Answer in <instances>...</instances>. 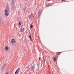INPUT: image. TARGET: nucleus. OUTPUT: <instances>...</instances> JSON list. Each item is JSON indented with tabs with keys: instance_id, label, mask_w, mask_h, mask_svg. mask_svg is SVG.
Wrapping results in <instances>:
<instances>
[{
	"instance_id": "f257e3e1",
	"label": "nucleus",
	"mask_w": 74,
	"mask_h": 74,
	"mask_svg": "<svg viewBox=\"0 0 74 74\" xmlns=\"http://www.w3.org/2000/svg\"><path fill=\"white\" fill-rule=\"evenodd\" d=\"M6 9L5 10V15H7V16H8V15H9L8 11H9L10 10V9L9 7L8 4H7L6 5Z\"/></svg>"
},
{
	"instance_id": "f03ea898",
	"label": "nucleus",
	"mask_w": 74,
	"mask_h": 74,
	"mask_svg": "<svg viewBox=\"0 0 74 74\" xmlns=\"http://www.w3.org/2000/svg\"><path fill=\"white\" fill-rule=\"evenodd\" d=\"M34 67L33 66L31 67V68H29V70H30L31 71H34Z\"/></svg>"
},
{
	"instance_id": "7ed1b4c3",
	"label": "nucleus",
	"mask_w": 74,
	"mask_h": 74,
	"mask_svg": "<svg viewBox=\"0 0 74 74\" xmlns=\"http://www.w3.org/2000/svg\"><path fill=\"white\" fill-rule=\"evenodd\" d=\"M11 41H12V44H13V43L14 44L16 43V42L15 40L14 39H12Z\"/></svg>"
},
{
	"instance_id": "20e7f679",
	"label": "nucleus",
	"mask_w": 74,
	"mask_h": 74,
	"mask_svg": "<svg viewBox=\"0 0 74 74\" xmlns=\"http://www.w3.org/2000/svg\"><path fill=\"white\" fill-rule=\"evenodd\" d=\"M29 38H30V40H31V41H32V37H31V34H30V33H29Z\"/></svg>"
},
{
	"instance_id": "39448f33",
	"label": "nucleus",
	"mask_w": 74,
	"mask_h": 74,
	"mask_svg": "<svg viewBox=\"0 0 74 74\" xmlns=\"http://www.w3.org/2000/svg\"><path fill=\"white\" fill-rule=\"evenodd\" d=\"M24 31V28L22 29V27L20 28V31L21 32H23Z\"/></svg>"
},
{
	"instance_id": "423d86ee",
	"label": "nucleus",
	"mask_w": 74,
	"mask_h": 74,
	"mask_svg": "<svg viewBox=\"0 0 74 74\" xmlns=\"http://www.w3.org/2000/svg\"><path fill=\"white\" fill-rule=\"evenodd\" d=\"M32 14H31L29 15V18L30 19H32Z\"/></svg>"
},
{
	"instance_id": "0eeeda50",
	"label": "nucleus",
	"mask_w": 74,
	"mask_h": 74,
	"mask_svg": "<svg viewBox=\"0 0 74 74\" xmlns=\"http://www.w3.org/2000/svg\"><path fill=\"white\" fill-rule=\"evenodd\" d=\"M14 0H12V1H11V3L12 5V4L13 5H14Z\"/></svg>"
},
{
	"instance_id": "6e6552de",
	"label": "nucleus",
	"mask_w": 74,
	"mask_h": 74,
	"mask_svg": "<svg viewBox=\"0 0 74 74\" xmlns=\"http://www.w3.org/2000/svg\"><path fill=\"white\" fill-rule=\"evenodd\" d=\"M2 19V18H1L0 17V24L1 23Z\"/></svg>"
},
{
	"instance_id": "1a4fd4ad",
	"label": "nucleus",
	"mask_w": 74,
	"mask_h": 74,
	"mask_svg": "<svg viewBox=\"0 0 74 74\" xmlns=\"http://www.w3.org/2000/svg\"><path fill=\"white\" fill-rule=\"evenodd\" d=\"M53 60H54V61H56V57H54L53 58Z\"/></svg>"
},
{
	"instance_id": "9d476101",
	"label": "nucleus",
	"mask_w": 74,
	"mask_h": 74,
	"mask_svg": "<svg viewBox=\"0 0 74 74\" xmlns=\"http://www.w3.org/2000/svg\"><path fill=\"white\" fill-rule=\"evenodd\" d=\"M17 71H18V73L19 71H20V68H18V69H17Z\"/></svg>"
},
{
	"instance_id": "9b49d317",
	"label": "nucleus",
	"mask_w": 74,
	"mask_h": 74,
	"mask_svg": "<svg viewBox=\"0 0 74 74\" xmlns=\"http://www.w3.org/2000/svg\"><path fill=\"white\" fill-rule=\"evenodd\" d=\"M18 73V71L17 70H16V71L15 72V74H17Z\"/></svg>"
},
{
	"instance_id": "f8f14e48",
	"label": "nucleus",
	"mask_w": 74,
	"mask_h": 74,
	"mask_svg": "<svg viewBox=\"0 0 74 74\" xmlns=\"http://www.w3.org/2000/svg\"><path fill=\"white\" fill-rule=\"evenodd\" d=\"M21 22L20 21H19V23H18V25H21Z\"/></svg>"
},
{
	"instance_id": "ddd939ff",
	"label": "nucleus",
	"mask_w": 74,
	"mask_h": 74,
	"mask_svg": "<svg viewBox=\"0 0 74 74\" xmlns=\"http://www.w3.org/2000/svg\"><path fill=\"white\" fill-rule=\"evenodd\" d=\"M5 49H6V50H8V46H6L5 47Z\"/></svg>"
},
{
	"instance_id": "4468645a",
	"label": "nucleus",
	"mask_w": 74,
	"mask_h": 74,
	"mask_svg": "<svg viewBox=\"0 0 74 74\" xmlns=\"http://www.w3.org/2000/svg\"><path fill=\"white\" fill-rule=\"evenodd\" d=\"M33 25H32V24L31 25V27H31V28H33Z\"/></svg>"
},
{
	"instance_id": "2eb2a0df",
	"label": "nucleus",
	"mask_w": 74,
	"mask_h": 74,
	"mask_svg": "<svg viewBox=\"0 0 74 74\" xmlns=\"http://www.w3.org/2000/svg\"><path fill=\"white\" fill-rule=\"evenodd\" d=\"M49 6H50L51 5V3H49Z\"/></svg>"
},
{
	"instance_id": "dca6fc26",
	"label": "nucleus",
	"mask_w": 74,
	"mask_h": 74,
	"mask_svg": "<svg viewBox=\"0 0 74 74\" xmlns=\"http://www.w3.org/2000/svg\"><path fill=\"white\" fill-rule=\"evenodd\" d=\"M43 60H44V62H45V58H44V57H43Z\"/></svg>"
},
{
	"instance_id": "f3484780",
	"label": "nucleus",
	"mask_w": 74,
	"mask_h": 74,
	"mask_svg": "<svg viewBox=\"0 0 74 74\" xmlns=\"http://www.w3.org/2000/svg\"><path fill=\"white\" fill-rule=\"evenodd\" d=\"M56 54L58 55V53H56Z\"/></svg>"
},
{
	"instance_id": "a211bd4d",
	"label": "nucleus",
	"mask_w": 74,
	"mask_h": 74,
	"mask_svg": "<svg viewBox=\"0 0 74 74\" xmlns=\"http://www.w3.org/2000/svg\"><path fill=\"white\" fill-rule=\"evenodd\" d=\"M47 74H50V73H48Z\"/></svg>"
},
{
	"instance_id": "6ab92c4d",
	"label": "nucleus",
	"mask_w": 74,
	"mask_h": 74,
	"mask_svg": "<svg viewBox=\"0 0 74 74\" xmlns=\"http://www.w3.org/2000/svg\"><path fill=\"white\" fill-rule=\"evenodd\" d=\"M40 58H41L40 57V58H39V59H40Z\"/></svg>"
},
{
	"instance_id": "aec40b11",
	"label": "nucleus",
	"mask_w": 74,
	"mask_h": 74,
	"mask_svg": "<svg viewBox=\"0 0 74 74\" xmlns=\"http://www.w3.org/2000/svg\"><path fill=\"white\" fill-rule=\"evenodd\" d=\"M6 74H9V73H6Z\"/></svg>"
},
{
	"instance_id": "412c9836",
	"label": "nucleus",
	"mask_w": 74,
	"mask_h": 74,
	"mask_svg": "<svg viewBox=\"0 0 74 74\" xmlns=\"http://www.w3.org/2000/svg\"><path fill=\"white\" fill-rule=\"evenodd\" d=\"M62 1H64V0H62Z\"/></svg>"
}]
</instances>
